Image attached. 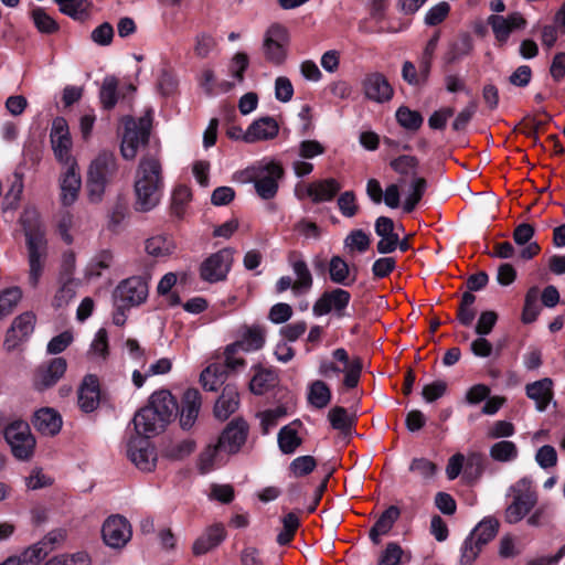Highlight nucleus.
Masks as SVG:
<instances>
[{"label": "nucleus", "instance_id": "obj_41", "mask_svg": "<svg viewBox=\"0 0 565 565\" xmlns=\"http://www.w3.org/2000/svg\"><path fill=\"white\" fill-rule=\"evenodd\" d=\"M31 18L36 30L42 34H54L60 30L58 23L43 8L33 9Z\"/></svg>", "mask_w": 565, "mask_h": 565}, {"label": "nucleus", "instance_id": "obj_22", "mask_svg": "<svg viewBox=\"0 0 565 565\" xmlns=\"http://www.w3.org/2000/svg\"><path fill=\"white\" fill-rule=\"evenodd\" d=\"M535 234V228L532 224L521 223L513 231V241L519 246H524L520 252V257L524 260L532 259L536 256L541 247L536 242H531Z\"/></svg>", "mask_w": 565, "mask_h": 565}, {"label": "nucleus", "instance_id": "obj_20", "mask_svg": "<svg viewBox=\"0 0 565 565\" xmlns=\"http://www.w3.org/2000/svg\"><path fill=\"white\" fill-rule=\"evenodd\" d=\"M67 367L64 358H54L45 367H40L35 375L34 386L39 391L52 387L64 375Z\"/></svg>", "mask_w": 565, "mask_h": 565}, {"label": "nucleus", "instance_id": "obj_62", "mask_svg": "<svg viewBox=\"0 0 565 565\" xmlns=\"http://www.w3.org/2000/svg\"><path fill=\"white\" fill-rule=\"evenodd\" d=\"M338 206L345 217H353L359 211L354 192H343L338 199Z\"/></svg>", "mask_w": 565, "mask_h": 565}, {"label": "nucleus", "instance_id": "obj_16", "mask_svg": "<svg viewBox=\"0 0 565 565\" xmlns=\"http://www.w3.org/2000/svg\"><path fill=\"white\" fill-rule=\"evenodd\" d=\"M104 542L113 548L124 547L131 537L129 522L119 515L108 518L102 529Z\"/></svg>", "mask_w": 565, "mask_h": 565}, {"label": "nucleus", "instance_id": "obj_40", "mask_svg": "<svg viewBox=\"0 0 565 565\" xmlns=\"http://www.w3.org/2000/svg\"><path fill=\"white\" fill-rule=\"evenodd\" d=\"M518 447L513 441L501 440L490 447V457L498 462H509L518 457Z\"/></svg>", "mask_w": 565, "mask_h": 565}, {"label": "nucleus", "instance_id": "obj_18", "mask_svg": "<svg viewBox=\"0 0 565 565\" xmlns=\"http://www.w3.org/2000/svg\"><path fill=\"white\" fill-rule=\"evenodd\" d=\"M81 185L79 168L76 162H72L60 179L61 201L63 205L70 206L77 200Z\"/></svg>", "mask_w": 565, "mask_h": 565}, {"label": "nucleus", "instance_id": "obj_6", "mask_svg": "<svg viewBox=\"0 0 565 565\" xmlns=\"http://www.w3.org/2000/svg\"><path fill=\"white\" fill-rule=\"evenodd\" d=\"M4 438L11 447L13 456L19 460H30L35 448V438L24 420H15L4 429Z\"/></svg>", "mask_w": 565, "mask_h": 565}, {"label": "nucleus", "instance_id": "obj_56", "mask_svg": "<svg viewBox=\"0 0 565 565\" xmlns=\"http://www.w3.org/2000/svg\"><path fill=\"white\" fill-rule=\"evenodd\" d=\"M329 420L334 429L345 431L351 428L352 419L344 407L335 406L329 412Z\"/></svg>", "mask_w": 565, "mask_h": 565}, {"label": "nucleus", "instance_id": "obj_43", "mask_svg": "<svg viewBox=\"0 0 565 565\" xmlns=\"http://www.w3.org/2000/svg\"><path fill=\"white\" fill-rule=\"evenodd\" d=\"M396 120L403 128L417 131L422 127L424 118L420 113L401 106L396 111Z\"/></svg>", "mask_w": 565, "mask_h": 565}, {"label": "nucleus", "instance_id": "obj_27", "mask_svg": "<svg viewBox=\"0 0 565 565\" xmlns=\"http://www.w3.org/2000/svg\"><path fill=\"white\" fill-rule=\"evenodd\" d=\"M226 536L225 529L222 524H213L195 540L192 546L194 555H203L212 548L220 545Z\"/></svg>", "mask_w": 565, "mask_h": 565}, {"label": "nucleus", "instance_id": "obj_8", "mask_svg": "<svg viewBox=\"0 0 565 565\" xmlns=\"http://www.w3.org/2000/svg\"><path fill=\"white\" fill-rule=\"evenodd\" d=\"M288 43V30L279 23L271 24L266 30L263 41V53L266 61L274 65H281L287 57Z\"/></svg>", "mask_w": 565, "mask_h": 565}, {"label": "nucleus", "instance_id": "obj_9", "mask_svg": "<svg viewBox=\"0 0 565 565\" xmlns=\"http://www.w3.org/2000/svg\"><path fill=\"white\" fill-rule=\"evenodd\" d=\"M249 181L254 182L257 194L264 199H273L278 190V180L284 175L281 166L271 162L264 167L247 171Z\"/></svg>", "mask_w": 565, "mask_h": 565}, {"label": "nucleus", "instance_id": "obj_4", "mask_svg": "<svg viewBox=\"0 0 565 565\" xmlns=\"http://www.w3.org/2000/svg\"><path fill=\"white\" fill-rule=\"evenodd\" d=\"M151 127L152 111L150 109H148L138 121L134 118L126 119L125 131L120 143V152L124 159H135L139 147L148 145Z\"/></svg>", "mask_w": 565, "mask_h": 565}, {"label": "nucleus", "instance_id": "obj_59", "mask_svg": "<svg viewBox=\"0 0 565 565\" xmlns=\"http://www.w3.org/2000/svg\"><path fill=\"white\" fill-rule=\"evenodd\" d=\"M286 414V408L282 406H278L275 409H268L258 414L260 418L262 433L264 435L268 434L270 428L277 425L278 419L284 417Z\"/></svg>", "mask_w": 565, "mask_h": 565}, {"label": "nucleus", "instance_id": "obj_38", "mask_svg": "<svg viewBox=\"0 0 565 565\" xmlns=\"http://www.w3.org/2000/svg\"><path fill=\"white\" fill-rule=\"evenodd\" d=\"M473 50V41L469 33H462L445 54V61L448 64L454 63L458 58L469 55Z\"/></svg>", "mask_w": 565, "mask_h": 565}, {"label": "nucleus", "instance_id": "obj_23", "mask_svg": "<svg viewBox=\"0 0 565 565\" xmlns=\"http://www.w3.org/2000/svg\"><path fill=\"white\" fill-rule=\"evenodd\" d=\"M32 424L42 435L54 436L61 430L63 422L54 408L44 407L34 413Z\"/></svg>", "mask_w": 565, "mask_h": 565}, {"label": "nucleus", "instance_id": "obj_25", "mask_svg": "<svg viewBox=\"0 0 565 565\" xmlns=\"http://www.w3.org/2000/svg\"><path fill=\"white\" fill-rule=\"evenodd\" d=\"M157 412L162 418L170 423L177 416L178 403L173 395L167 391L161 390L154 392L147 404Z\"/></svg>", "mask_w": 565, "mask_h": 565}, {"label": "nucleus", "instance_id": "obj_34", "mask_svg": "<svg viewBox=\"0 0 565 565\" xmlns=\"http://www.w3.org/2000/svg\"><path fill=\"white\" fill-rule=\"evenodd\" d=\"M291 267L297 276L292 286L294 294L298 295L309 291L313 285V278L307 263L302 259H295L291 262Z\"/></svg>", "mask_w": 565, "mask_h": 565}, {"label": "nucleus", "instance_id": "obj_26", "mask_svg": "<svg viewBox=\"0 0 565 565\" xmlns=\"http://www.w3.org/2000/svg\"><path fill=\"white\" fill-rule=\"evenodd\" d=\"M333 358L344 364V386L348 388L356 387L363 367L362 360L358 356L350 360L348 352L342 348L333 351Z\"/></svg>", "mask_w": 565, "mask_h": 565}, {"label": "nucleus", "instance_id": "obj_13", "mask_svg": "<svg viewBox=\"0 0 565 565\" xmlns=\"http://www.w3.org/2000/svg\"><path fill=\"white\" fill-rule=\"evenodd\" d=\"M36 317L31 311H25L15 317L7 330L3 345L8 351H12L20 343L25 341L34 331Z\"/></svg>", "mask_w": 565, "mask_h": 565}, {"label": "nucleus", "instance_id": "obj_48", "mask_svg": "<svg viewBox=\"0 0 565 565\" xmlns=\"http://www.w3.org/2000/svg\"><path fill=\"white\" fill-rule=\"evenodd\" d=\"M58 280H60L61 286L57 289V291L53 298V301H52L53 307L56 309L67 306L68 302L76 295L74 279L58 278Z\"/></svg>", "mask_w": 565, "mask_h": 565}, {"label": "nucleus", "instance_id": "obj_2", "mask_svg": "<svg viewBox=\"0 0 565 565\" xmlns=\"http://www.w3.org/2000/svg\"><path fill=\"white\" fill-rule=\"evenodd\" d=\"M24 235L26 237L29 255V282L35 288L39 284L43 270L45 257L44 228L40 221L39 213L33 210H24L20 217Z\"/></svg>", "mask_w": 565, "mask_h": 565}, {"label": "nucleus", "instance_id": "obj_33", "mask_svg": "<svg viewBox=\"0 0 565 565\" xmlns=\"http://www.w3.org/2000/svg\"><path fill=\"white\" fill-rule=\"evenodd\" d=\"M498 530L499 521L490 516L479 522L469 536L482 547L495 537Z\"/></svg>", "mask_w": 565, "mask_h": 565}, {"label": "nucleus", "instance_id": "obj_28", "mask_svg": "<svg viewBox=\"0 0 565 565\" xmlns=\"http://www.w3.org/2000/svg\"><path fill=\"white\" fill-rule=\"evenodd\" d=\"M341 190V184L333 178L311 182L307 186V195L313 203L331 201Z\"/></svg>", "mask_w": 565, "mask_h": 565}, {"label": "nucleus", "instance_id": "obj_21", "mask_svg": "<svg viewBox=\"0 0 565 565\" xmlns=\"http://www.w3.org/2000/svg\"><path fill=\"white\" fill-rule=\"evenodd\" d=\"M100 401V390L98 377L94 374H88L84 377L78 388V405L85 413L94 412Z\"/></svg>", "mask_w": 565, "mask_h": 565}, {"label": "nucleus", "instance_id": "obj_35", "mask_svg": "<svg viewBox=\"0 0 565 565\" xmlns=\"http://www.w3.org/2000/svg\"><path fill=\"white\" fill-rule=\"evenodd\" d=\"M300 420H295L290 425L284 426L278 433V446L282 454L290 455L302 444V439L298 436L292 425H300Z\"/></svg>", "mask_w": 565, "mask_h": 565}, {"label": "nucleus", "instance_id": "obj_54", "mask_svg": "<svg viewBox=\"0 0 565 565\" xmlns=\"http://www.w3.org/2000/svg\"><path fill=\"white\" fill-rule=\"evenodd\" d=\"M192 193L190 188L185 185H179L172 193L171 211L172 213L181 217L184 213V206L190 202Z\"/></svg>", "mask_w": 565, "mask_h": 565}, {"label": "nucleus", "instance_id": "obj_42", "mask_svg": "<svg viewBox=\"0 0 565 565\" xmlns=\"http://www.w3.org/2000/svg\"><path fill=\"white\" fill-rule=\"evenodd\" d=\"M539 288L536 286L531 287L524 299V306L522 311V321L524 323H532L536 320L539 313H540V306H539Z\"/></svg>", "mask_w": 565, "mask_h": 565}, {"label": "nucleus", "instance_id": "obj_12", "mask_svg": "<svg viewBox=\"0 0 565 565\" xmlns=\"http://www.w3.org/2000/svg\"><path fill=\"white\" fill-rule=\"evenodd\" d=\"M248 436V424L241 417L231 420L221 436L217 445L222 451L233 455L239 451Z\"/></svg>", "mask_w": 565, "mask_h": 565}, {"label": "nucleus", "instance_id": "obj_29", "mask_svg": "<svg viewBox=\"0 0 565 565\" xmlns=\"http://www.w3.org/2000/svg\"><path fill=\"white\" fill-rule=\"evenodd\" d=\"M239 395L236 387L226 385L214 405V415L216 418L227 419L238 407Z\"/></svg>", "mask_w": 565, "mask_h": 565}, {"label": "nucleus", "instance_id": "obj_19", "mask_svg": "<svg viewBox=\"0 0 565 565\" xmlns=\"http://www.w3.org/2000/svg\"><path fill=\"white\" fill-rule=\"evenodd\" d=\"M279 132L278 122L269 116L255 120L244 132L242 139L247 143L274 139Z\"/></svg>", "mask_w": 565, "mask_h": 565}, {"label": "nucleus", "instance_id": "obj_63", "mask_svg": "<svg viewBox=\"0 0 565 565\" xmlns=\"http://www.w3.org/2000/svg\"><path fill=\"white\" fill-rule=\"evenodd\" d=\"M402 555V547L397 543L391 542L381 554L377 565H399Z\"/></svg>", "mask_w": 565, "mask_h": 565}, {"label": "nucleus", "instance_id": "obj_53", "mask_svg": "<svg viewBox=\"0 0 565 565\" xmlns=\"http://www.w3.org/2000/svg\"><path fill=\"white\" fill-rule=\"evenodd\" d=\"M298 526L299 518L294 512L286 514L282 519V530L277 535V543L279 545L288 544L292 540Z\"/></svg>", "mask_w": 565, "mask_h": 565}, {"label": "nucleus", "instance_id": "obj_50", "mask_svg": "<svg viewBox=\"0 0 565 565\" xmlns=\"http://www.w3.org/2000/svg\"><path fill=\"white\" fill-rule=\"evenodd\" d=\"M58 4L60 11L75 20L87 13L89 2L87 0H53Z\"/></svg>", "mask_w": 565, "mask_h": 565}, {"label": "nucleus", "instance_id": "obj_24", "mask_svg": "<svg viewBox=\"0 0 565 565\" xmlns=\"http://www.w3.org/2000/svg\"><path fill=\"white\" fill-rule=\"evenodd\" d=\"M201 408V394L196 388H188L182 397L180 425L183 429H190Z\"/></svg>", "mask_w": 565, "mask_h": 565}, {"label": "nucleus", "instance_id": "obj_5", "mask_svg": "<svg viewBox=\"0 0 565 565\" xmlns=\"http://www.w3.org/2000/svg\"><path fill=\"white\" fill-rule=\"evenodd\" d=\"M513 501L507 507L504 520L510 524L520 522L537 503V494L532 490L529 478L520 479L510 488Z\"/></svg>", "mask_w": 565, "mask_h": 565}, {"label": "nucleus", "instance_id": "obj_7", "mask_svg": "<svg viewBox=\"0 0 565 565\" xmlns=\"http://www.w3.org/2000/svg\"><path fill=\"white\" fill-rule=\"evenodd\" d=\"M148 280L143 276H131L119 282L114 291L116 307L129 309L143 303L148 297Z\"/></svg>", "mask_w": 565, "mask_h": 565}, {"label": "nucleus", "instance_id": "obj_11", "mask_svg": "<svg viewBox=\"0 0 565 565\" xmlns=\"http://www.w3.org/2000/svg\"><path fill=\"white\" fill-rule=\"evenodd\" d=\"M233 263V252L223 248L207 257L200 267V277L204 281L217 282L225 279Z\"/></svg>", "mask_w": 565, "mask_h": 565}, {"label": "nucleus", "instance_id": "obj_39", "mask_svg": "<svg viewBox=\"0 0 565 565\" xmlns=\"http://www.w3.org/2000/svg\"><path fill=\"white\" fill-rule=\"evenodd\" d=\"M331 399L329 386L320 380L311 383L308 393V402L316 408H324Z\"/></svg>", "mask_w": 565, "mask_h": 565}, {"label": "nucleus", "instance_id": "obj_51", "mask_svg": "<svg viewBox=\"0 0 565 565\" xmlns=\"http://www.w3.org/2000/svg\"><path fill=\"white\" fill-rule=\"evenodd\" d=\"M52 548H44L38 543L26 548L19 557H14L18 561V565H39L44 559Z\"/></svg>", "mask_w": 565, "mask_h": 565}, {"label": "nucleus", "instance_id": "obj_10", "mask_svg": "<svg viewBox=\"0 0 565 565\" xmlns=\"http://www.w3.org/2000/svg\"><path fill=\"white\" fill-rule=\"evenodd\" d=\"M127 456L136 468L143 472H151L157 466V450L149 437H131L127 444Z\"/></svg>", "mask_w": 565, "mask_h": 565}, {"label": "nucleus", "instance_id": "obj_3", "mask_svg": "<svg viewBox=\"0 0 565 565\" xmlns=\"http://www.w3.org/2000/svg\"><path fill=\"white\" fill-rule=\"evenodd\" d=\"M118 163L113 151L102 150L90 162L87 171V192L90 202L97 203L102 200L106 186L111 183L118 174Z\"/></svg>", "mask_w": 565, "mask_h": 565}, {"label": "nucleus", "instance_id": "obj_44", "mask_svg": "<svg viewBox=\"0 0 565 565\" xmlns=\"http://www.w3.org/2000/svg\"><path fill=\"white\" fill-rule=\"evenodd\" d=\"M329 275L331 281L339 285L349 286L350 268L347 262L340 256H333L329 263Z\"/></svg>", "mask_w": 565, "mask_h": 565}, {"label": "nucleus", "instance_id": "obj_14", "mask_svg": "<svg viewBox=\"0 0 565 565\" xmlns=\"http://www.w3.org/2000/svg\"><path fill=\"white\" fill-rule=\"evenodd\" d=\"M350 300L351 295L349 291L335 288L324 291L315 302L312 311L316 316H324L334 311L338 317H343Z\"/></svg>", "mask_w": 565, "mask_h": 565}, {"label": "nucleus", "instance_id": "obj_64", "mask_svg": "<svg viewBox=\"0 0 565 565\" xmlns=\"http://www.w3.org/2000/svg\"><path fill=\"white\" fill-rule=\"evenodd\" d=\"M481 548V546H479L470 536H468L461 547L460 564L471 565L478 557Z\"/></svg>", "mask_w": 565, "mask_h": 565}, {"label": "nucleus", "instance_id": "obj_52", "mask_svg": "<svg viewBox=\"0 0 565 565\" xmlns=\"http://www.w3.org/2000/svg\"><path fill=\"white\" fill-rule=\"evenodd\" d=\"M426 188H427V181L424 178L418 177V178L413 179V182L411 185L412 192L406 198V200L404 202V206H403L404 211L406 213H411L414 211V209L416 207L418 202L422 200V198L426 191Z\"/></svg>", "mask_w": 565, "mask_h": 565}, {"label": "nucleus", "instance_id": "obj_31", "mask_svg": "<svg viewBox=\"0 0 565 565\" xmlns=\"http://www.w3.org/2000/svg\"><path fill=\"white\" fill-rule=\"evenodd\" d=\"M552 386L553 382L548 377L526 385V395L535 402L539 412L545 411L551 402L553 397Z\"/></svg>", "mask_w": 565, "mask_h": 565}, {"label": "nucleus", "instance_id": "obj_57", "mask_svg": "<svg viewBox=\"0 0 565 565\" xmlns=\"http://www.w3.org/2000/svg\"><path fill=\"white\" fill-rule=\"evenodd\" d=\"M399 509L395 505L388 507L377 519L373 526L376 527V531L386 534L393 527L394 523L399 516Z\"/></svg>", "mask_w": 565, "mask_h": 565}, {"label": "nucleus", "instance_id": "obj_17", "mask_svg": "<svg viewBox=\"0 0 565 565\" xmlns=\"http://www.w3.org/2000/svg\"><path fill=\"white\" fill-rule=\"evenodd\" d=\"M134 425L138 435L150 437L160 434L169 424L149 406L139 409L134 416Z\"/></svg>", "mask_w": 565, "mask_h": 565}, {"label": "nucleus", "instance_id": "obj_36", "mask_svg": "<svg viewBox=\"0 0 565 565\" xmlns=\"http://www.w3.org/2000/svg\"><path fill=\"white\" fill-rule=\"evenodd\" d=\"M277 383V375L274 371L256 367V373L250 380L249 388L256 395H263Z\"/></svg>", "mask_w": 565, "mask_h": 565}, {"label": "nucleus", "instance_id": "obj_15", "mask_svg": "<svg viewBox=\"0 0 565 565\" xmlns=\"http://www.w3.org/2000/svg\"><path fill=\"white\" fill-rule=\"evenodd\" d=\"M361 85L364 97L369 100L383 104L393 98L394 89L386 76L380 72L366 74Z\"/></svg>", "mask_w": 565, "mask_h": 565}, {"label": "nucleus", "instance_id": "obj_37", "mask_svg": "<svg viewBox=\"0 0 565 565\" xmlns=\"http://www.w3.org/2000/svg\"><path fill=\"white\" fill-rule=\"evenodd\" d=\"M174 248L173 242L162 235L150 237L145 243L147 254L156 258L171 255Z\"/></svg>", "mask_w": 565, "mask_h": 565}, {"label": "nucleus", "instance_id": "obj_47", "mask_svg": "<svg viewBox=\"0 0 565 565\" xmlns=\"http://www.w3.org/2000/svg\"><path fill=\"white\" fill-rule=\"evenodd\" d=\"M117 87L118 81L116 77L107 76L104 78L99 93L100 103L104 108L111 109L115 107L117 103Z\"/></svg>", "mask_w": 565, "mask_h": 565}, {"label": "nucleus", "instance_id": "obj_1", "mask_svg": "<svg viewBox=\"0 0 565 565\" xmlns=\"http://www.w3.org/2000/svg\"><path fill=\"white\" fill-rule=\"evenodd\" d=\"M162 186L160 160L149 153L142 156L135 173V210L149 212L154 209L160 202Z\"/></svg>", "mask_w": 565, "mask_h": 565}, {"label": "nucleus", "instance_id": "obj_55", "mask_svg": "<svg viewBox=\"0 0 565 565\" xmlns=\"http://www.w3.org/2000/svg\"><path fill=\"white\" fill-rule=\"evenodd\" d=\"M317 461L312 456H300L294 459L289 466L290 472L294 477H305L315 470Z\"/></svg>", "mask_w": 565, "mask_h": 565}, {"label": "nucleus", "instance_id": "obj_30", "mask_svg": "<svg viewBox=\"0 0 565 565\" xmlns=\"http://www.w3.org/2000/svg\"><path fill=\"white\" fill-rule=\"evenodd\" d=\"M266 329L259 324L244 326L241 332V339L233 344H238L243 351H256L263 348L265 343Z\"/></svg>", "mask_w": 565, "mask_h": 565}, {"label": "nucleus", "instance_id": "obj_61", "mask_svg": "<svg viewBox=\"0 0 565 565\" xmlns=\"http://www.w3.org/2000/svg\"><path fill=\"white\" fill-rule=\"evenodd\" d=\"M484 470V458L481 454H471L468 457L465 475L470 480H477Z\"/></svg>", "mask_w": 565, "mask_h": 565}, {"label": "nucleus", "instance_id": "obj_49", "mask_svg": "<svg viewBox=\"0 0 565 565\" xmlns=\"http://www.w3.org/2000/svg\"><path fill=\"white\" fill-rule=\"evenodd\" d=\"M195 449V443L191 439H183L171 443L164 449V456L172 460H182L190 456Z\"/></svg>", "mask_w": 565, "mask_h": 565}, {"label": "nucleus", "instance_id": "obj_60", "mask_svg": "<svg viewBox=\"0 0 565 565\" xmlns=\"http://www.w3.org/2000/svg\"><path fill=\"white\" fill-rule=\"evenodd\" d=\"M344 245L363 253L370 247V238L362 230H354L345 237Z\"/></svg>", "mask_w": 565, "mask_h": 565}, {"label": "nucleus", "instance_id": "obj_58", "mask_svg": "<svg viewBox=\"0 0 565 565\" xmlns=\"http://www.w3.org/2000/svg\"><path fill=\"white\" fill-rule=\"evenodd\" d=\"M488 23L491 25L495 39L501 43L507 42L512 32L507 19L502 15L492 14L488 18Z\"/></svg>", "mask_w": 565, "mask_h": 565}, {"label": "nucleus", "instance_id": "obj_46", "mask_svg": "<svg viewBox=\"0 0 565 565\" xmlns=\"http://www.w3.org/2000/svg\"><path fill=\"white\" fill-rule=\"evenodd\" d=\"M418 160L416 157L413 156H399L396 159H393L390 162L391 168L397 172L401 175H411L413 178L417 177V169H418Z\"/></svg>", "mask_w": 565, "mask_h": 565}, {"label": "nucleus", "instance_id": "obj_45", "mask_svg": "<svg viewBox=\"0 0 565 565\" xmlns=\"http://www.w3.org/2000/svg\"><path fill=\"white\" fill-rule=\"evenodd\" d=\"M22 298L19 287H11L0 292V320L9 316Z\"/></svg>", "mask_w": 565, "mask_h": 565}, {"label": "nucleus", "instance_id": "obj_32", "mask_svg": "<svg viewBox=\"0 0 565 565\" xmlns=\"http://www.w3.org/2000/svg\"><path fill=\"white\" fill-rule=\"evenodd\" d=\"M225 367L217 363L206 366L200 375V382L203 388L210 392L217 391V388L225 382Z\"/></svg>", "mask_w": 565, "mask_h": 565}]
</instances>
